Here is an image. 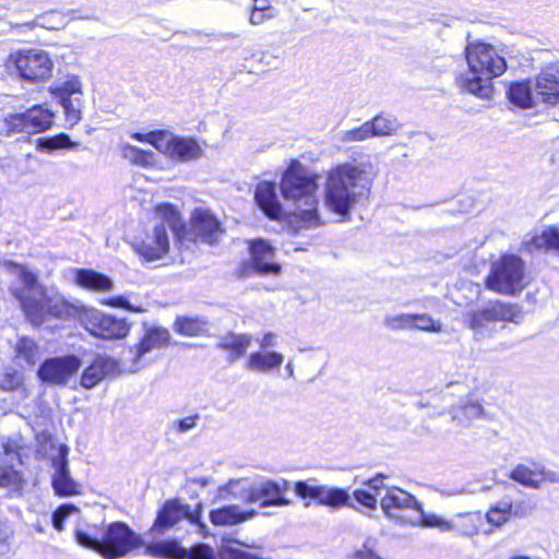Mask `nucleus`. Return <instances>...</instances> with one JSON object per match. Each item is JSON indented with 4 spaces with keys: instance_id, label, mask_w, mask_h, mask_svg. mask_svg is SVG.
I'll use <instances>...</instances> for the list:
<instances>
[{
    "instance_id": "3",
    "label": "nucleus",
    "mask_w": 559,
    "mask_h": 559,
    "mask_svg": "<svg viewBox=\"0 0 559 559\" xmlns=\"http://www.w3.org/2000/svg\"><path fill=\"white\" fill-rule=\"evenodd\" d=\"M11 290L27 320L35 326L44 324L49 317L68 319L78 312L76 306L52 288L44 287L40 282H14Z\"/></svg>"
},
{
    "instance_id": "32",
    "label": "nucleus",
    "mask_w": 559,
    "mask_h": 559,
    "mask_svg": "<svg viewBox=\"0 0 559 559\" xmlns=\"http://www.w3.org/2000/svg\"><path fill=\"white\" fill-rule=\"evenodd\" d=\"M402 519L403 523L438 528L442 532H449L455 528V525L451 521L440 515H437L435 513L426 514L421 506H419L418 509L415 510V514H411V516H403Z\"/></svg>"
},
{
    "instance_id": "20",
    "label": "nucleus",
    "mask_w": 559,
    "mask_h": 559,
    "mask_svg": "<svg viewBox=\"0 0 559 559\" xmlns=\"http://www.w3.org/2000/svg\"><path fill=\"white\" fill-rule=\"evenodd\" d=\"M295 491L301 498H311L319 504L334 508L344 506L349 499L348 493L343 489L313 485L308 481H297Z\"/></svg>"
},
{
    "instance_id": "45",
    "label": "nucleus",
    "mask_w": 559,
    "mask_h": 559,
    "mask_svg": "<svg viewBox=\"0 0 559 559\" xmlns=\"http://www.w3.org/2000/svg\"><path fill=\"white\" fill-rule=\"evenodd\" d=\"M60 104L63 107L67 123L70 127L75 126L81 120V97L75 96L74 98L60 100Z\"/></svg>"
},
{
    "instance_id": "36",
    "label": "nucleus",
    "mask_w": 559,
    "mask_h": 559,
    "mask_svg": "<svg viewBox=\"0 0 559 559\" xmlns=\"http://www.w3.org/2000/svg\"><path fill=\"white\" fill-rule=\"evenodd\" d=\"M527 246L534 250L559 252V230L556 226H548L540 234L533 236Z\"/></svg>"
},
{
    "instance_id": "57",
    "label": "nucleus",
    "mask_w": 559,
    "mask_h": 559,
    "mask_svg": "<svg viewBox=\"0 0 559 559\" xmlns=\"http://www.w3.org/2000/svg\"><path fill=\"white\" fill-rule=\"evenodd\" d=\"M354 497L357 502L361 506L368 508L369 510H374L377 500L373 495L365 491V490H356L354 492Z\"/></svg>"
},
{
    "instance_id": "40",
    "label": "nucleus",
    "mask_w": 559,
    "mask_h": 559,
    "mask_svg": "<svg viewBox=\"0 0 559 559\" xmlns=\"http://www.w3.org/2000/svg\"><path fill=\"white\" fill-rule=\"evenodd\" d=\"M206 322L199 318L179 317L176 319L175 331L185 336H197L205 329Z\"/></svg>"
},
{
    "instance_id": "54",
    "label": "nucleus",
    "mask_w": 559,
    "mask_h": 559,
    "mask_svg": "<svg viewBox=\"0 0 559 559\" xmlns=\"http://www.w3.org/2000/svg\"><path fill=\"white\" fill-rule=\"evenodd\" d=\"M102 302L105 305L111 306V307L123 308V309H127L129 311L136 312V313L145 311V309L140 306L131 305L129 302V300L123 296H117V297H112L110 299H104V300H102Z\"/></svg>"
},
{
    "instance_id": "53",
    "label": "nucleus",
    "mask_w": 559,
    "mask_h": 559,
    "mask_svg": "<svg viewBox=\"0 0 559 559\" xmlns=\"http://www.w3.org/2000/svg\"><path fill=\"white\" fill-rule=\"evenodd\" d=\"M200 419V415L195 414L192 416L185 417L182 419H178L171 423V429L178 433L187 432L193 429Z\"/></svg>"
},
{
    "instance_id": "41",
    "label": "nucleus",
    "mask_w": 559,
    "mask_h": 559,
    "mask_svg": "<svg viewBox=\"0 0 559 559\" xmlns=\"http://www.w3.org/2000/svg\"><path fill=\"white\" fill-rule=\"evenodd\" d=\"M53 95L60 100L74 98L75 96L82 95V83L79 78L73 76L61 85L55 87Z\"/></svg>"
},
{
    "instance_id": "4",
    "label": "nucleus",
    "mask_w": 559,
    "mask_h": 559,
    "mask_svg": "<svg viewBox=\"0 0 559 559\" xmlns=\"http://www.w3.org/2000/svg\"><path fill=\"white\" fill-rule=\"evenodd\" d=\"M465 59L472 78H459V86L479 98H490L492 85L490 81L504 73L507 61L496 48L481 40L468 43L465 47Z\"/></svg>"
},
{
    "instance_id": "30",
    "label": "nucleus",
    "mask_w": 559,
    "mask_h": 559,
    "mask_svg": "<svg viewBox=\"0 0 559 559\" xmlns=\"http://www.w3.org/2000/svg\"><path fill=\"white\" fill-rule=\"evenodd\" d=\"M452 420L462 426H469L474 420L488 419L489 416L484 406L472 399H466L451 409Z\"/></svg>"
},
{
    "instance_id": "46",
    "label": "nucleus",
    "mask_w": 559,
    "mask_h": 559,
    "mask_svg": "<svg viewBox=\"0 0 559 559\" xmlns=\"http://www.w3.org/2000/svg\"><path fill=\"white\" fill-rule=\"evenodd\" d=\"M488 289L502 295L514 296L524 289L523 282H485Z\"/></svg>"
},
{
    "instance_id": "43",
    "label": "nucleus",
    "mask_w": 559,
    "mask_h": 559,
    "mask_svg": "<svg viewBox=\"0 0 559 559\" xmlns=\"http://www.w3.org/2000/svg\"><path fill=\"white\" fill-rule=\"evenodd\" d=\"M24 377L19 370L7 367L0 371V389L3 391H14L23 384Z\"/></svg>"
},
{
    "instance_id": "33",
    "label": "nucleus",
    "mask_w": 559,
    "mask_h": 559,
    "mask_svg": "<svg viewBox=\"0 0 559 559\" xmlns=\"http://www.w3.org/2000/svg\"><path fill=\"white\" fill-rule=\"evenodd\" d=\"M384 134V118L380 115L376 116L372 120L365 122L359 128L345 131L343 135L344 141H364L372 136Z\"/></svg>"
},
{
    "instance_id": "23",
    "label": "nucleus",
    "mask_w": 559,
    "mask_h": 559,
    "mask_svg": "<svg viewBox=\"0 0 559 559\" xmlns=\"http://www.w3.org/2000/svg\"><path fill=\"white\" fill-rule=\"evenodd\" d=\"M534 91L536 97L545 104L559 103V69L549 67L543 69L535 78Z\"/></svg>"
},
{
    "instance_id": "38",
    "label": "nucleus",
    "mask_w": 559,
    "mask_h": 559,
    "mask_svg": "<svg viewBox=\"0 0 559 559\" xmlns=\"http://www.w3.org/2000/svg\"><path fill=\"white\" fill-rule=\"evenodd\" d=\"M486 522L499 530L511 521L510 500H501L489 507L485 514Z\"/></svg>"
},
{
    "instance_id": "47",
    "label": "nucleus",
    "mask_w": 559,
    "mask_h": 559,
    "mask_svg": "<svg viewBox=\"0 0 559 559\" xmlns=\"http://www.w3.org/2000/svg\"><path fill=\"white\" fill-rule=\"evenodd\" d=\"M457 518L464 521L461 528L464 535L472 536L479 532V525L483 520L480 512L460 513L457 514Z\"/></svg>"
},
{
    "instance_id": "31",
    "label": "nucleus",
    "mask_w": 559,
    "mask_h": 559,
    "mask_svg": "<svg viewBox=\"0 0 559 559\" xmlns=\"http://www.w3.org/2000/svg\"><path fill=\"white\" fill-rule=\"evenodd\" d=\"M251 341L252 337L250 334L229 333L219 340L216 347L229 352L228 360L234 362L246 355L247 349L251 345Z\"/></svg>"
},
{
    "instance_id": "24",
    "label": "nucleus",
    "mask_w": 559,
    "mask_h": 559,
    "mask_svg": "<svg viewBox=\"0 0 559 559\" xmlns=\"http://www.w3.org/2000/svg\"><path fill=\"white\" fill-rule=\"evenodd\" d=\"M119 373L118 362L105 356H98L94 361L83 371L81 377V384L85 389L96 386L106 377H112Z\"/></svg>"
},
{
    "instance_id": "22",
    "label": "nucleus",
    "mask_w": 559,
    "mask_h": 559,
    "mask_svg": "<svg viewBox=\"0 0 559 559\" xmlns=\"http://www.w3.org/2000/svg\"><path fill=\"white\" fill-rule=\"evenodd\" d=\"M420 504L407 491L399 487H386V516L399 519L415 514Z\"/></svg>"
},
{
    "instance_id": "9",
    "label": "nucleus",
    "mask_w": 559,
    "mask_h": 559,
    "mask_svg": "<svg viewBox=\"0 0 559 559\" xmlns=\"http://www.w3.org/2000/svg\"><path fill=\"white\" fill-rule=\"evenodd\" d=\"M523 312L518 305L491 301L481 308L466 313L465 324L476 334H483L495 322H512L519 324Z\"/></svg>"
},
{
    "instance_id": "58",
    "label": "nucleus",
    "mask_w": 559,
    "mask_h": 559,
    "mask_svg": "<svg viewBox=\"0 0 559 559\" xmlns=\"http://www.w3.org/2000/svg\"><path fill=\"white\" fill-rule=\"evenodd\" d=\"M78 284H81L82 287H84L87 290L92 292H105L109 290L112 287V282L106 281V282H76Z\"/></svg>"
},
{
    "instance_id": "64",
    "label": "nucleus",
    "mask_w": 559,
    "mask_h": 559,
    "mask_svg": "<svg viewBox=\"0 0 559 559\" xmlns=\"http://www.w3.org/2000/svg\"><path fill=\"white\" fill-rule=\"evenodd\" d=\"M509 559H532V558L528 556H523V555H514V556H511Z\"/></svg>"
},
{
    "instance_id": "8",
    "label": "nucleus",
    "mask_w": 559,
    "mask_h": 559,
    "mask_svg": "<svg viewBox=\"0 0 559 559\" xmlns=\"http://www.w3.org/2000/svg\"><path fill=\"white\" fill-rule=\"evenodd\" d=\"M202 503H198L194 510L178 499L167 500L157 513V518L151 528L153 534H164L179 521L186 519L197 526V532L206 537L210 535L206 524L201 520Z\"/></svg>"
},
{
    "instance_id": "19",
    "label": "nucleus",
    "mask_w": 559,
    "mask_h": 559,
    "mask_svg": "<svg viewBox=\"0 0 559 559\" xmlns=\"http://www.w3.org/2000/svg\"><path fill=\"white\" fill-rule=\"evenodd\" d=\"M69 448L61 444L58 454L52 457V487L59 496H75L81 493L80 485L71 477L68 464Z\"/></svg>"
},
{
    "instance_id": "10",
    "label": "nucleus",
    "mask_w": 559,
    "mask_h": 559,
    "mask_svg": "<svg viewBox=\"0 0 559 559\" xmlns=\"http://www.w3.org/2000/svg\"><path fill=\"white\" fill-rule=\"evenodd\" d=\"M250 259L239 267L240 277L278 275L281 265L275 262L274 248L263 239L250 242Z\"/></svg>"
},
{
    "instance_id": "6",
    "label": "nucleus",
    "mask_w": 559,
    "mask_h": 559,
    "mask_svg": "<svg viewBox=\"0 0 559 559\" xmlns=\"http://www.w3.org/2000/svg\"><path fill=\"white\" fill-rule=\"evenodd\" d=\"M364 176L362 170L350 164L341 165L332 170L325 187V205L341 216L347 215L366 188Z\"/></svg>"
},
{
    "instance_id": "18",
    "label": "nucleus",
    "mask_w": 559,
    "mask_h": 559,
    "mask_svg": "<svg viewBox=\"0 0 559 559\" xmlns=\"http://www.w3.org/2000/svg\"><path fill=\"white\" fill-rule=\"evenodd\" d=\"M152 233L147 234L145 238L135 245L136 252L146 261H154L162 259L169 251V237L168 225L166 221L159 219Z\"/></svg>"
},
{
    "instance_id": "25",
    "label": "nucleus",
    "mask_w": 559,
    "mask_h": 559,
    "mask_svg": "<svg viewBox=\"0 0 559 559\" xmlns=\"http://www.w3.org/2000/svg\"><path fill=\"white\" fill-rule=\"evenodd\" d=\"M170 340V334L167 329L162 326H153L148 328L145 331V334L141 341V343L136 346L135 352L130 350L131 354H133V362L134 367L132 371H136L142 367L141 360L143 356L155 349L163 346L168 345Z\"/></svg>"
},
{
    "instance_id": "11",
    "label": "nucleus",
    "mask_w": 559,
    "mask_h": 559,
    "mask_svg": "<svg viewBox=\"0 0 559 559\" xmlns=\"http://www.w3.org/2000/svg\"><path fill=\"white\" fill-rule=\"evenodd\" d=\"M20 76L29 82L45 81L51 76L52 61L40 49L20 50L10 56Z\"/></svg>"
},
{
    "instance_id": "56",
    "label": "nucleus",
    "mask_w": 559,
    "mask_h": 559,
    "mask_svg": "<svg viewBox=\"0 0 559 559\" xmlns=\"http://www.w3.org/2000/svg\"><path fill=\"white\" fill-rule=\"evenodd\" d=\"M74 275L73 280H110L108 276L99 274L93 270L87 269H75L72 270Z\"/></svg>"
},
{
    "instance_id": "37",
    "label": "nucleus",
    "mask_w": 559,
    "mask_h": 559,
    "mask_svg": "<svg viewBox=\"0 0 559 559\" xmlns=\"http://www.w3.org/2000/svg\"><path fill=\"white\" fill-rule=\"evenodd\" d=\"M14 352L15 358L23 360L28 366H35L41 356L39 346L27 336H22L17 340Z\"/></svg>"
},
{
    "instance_id": "14",
    "label": "nucleus",
    "mask_w": 559,
    "mask_h": 559,
    "mask_svg": "<svg viewBox=\"0 0 559 559\" xmlns=\"http://www.w3.org/2000/svg\"><path fill=\"white\" fill-rule=\"evenodd\" d=\"M53 122V112L41 105H35L24 112L11 114L5 118L9 131L38 133L49 129Z\"/></svg>"
},
{
    "instance_id": "39",
    "label": "nucleus",
    "mask_w": 559,
    "mask_h": 559,
    "mask_svg": "<svg viewBox=\"0 0 559 559\" xmlns=\"http://www.w3.org/2000/svg\"><path fill=\"white\" fill-rule=\"evenodd\" d=\"M78 144L73 142L66 133H59L53 136L39 138L37 148L41 152L53 153L58 150L74 148Z\"/></svg>"
},
{
    "instance_id": "52",
    "label": "nucleus",
    "mask_w": 559,
    "mask_h": 559,
    "mask_svg": "<svg viewBox=\"0 0 559 559\" xmlns=\"http://www.w3.org/2000/svg\"><path fill=\"white\" fill-rule=\"evenodd\" d=\"M14 536L12 524L7 520L0 519V555L9 551Z\"/></svg>"
},
{
    "instance_id": "55",
    "label": "nucleus",
    "mask_w": 559,
    "mask_h": 559,
    "mask_svg": "<svg viewBox=\"0 0 559 559\" xmlns=\"http://www.w3.org/2000/svg\"><path fill=\"white\" fill-rule=\"evenodd\" d=\"M75 508L73 506H61L52 514V524L57 531L63 530V521Z\"/></svg>"
},
{
    "instance_id": "48",
    "label": "nucleus",
    "mask_w": 559,
    "mask_h": 559,
    "mask_svg": "<svg viewBox=\"0 0 559 559\" xmlns=\"http://www.w3.org/2000/svg\"><path fill=\"white\" fill-rule=\"evenodd\" d=\"M275 8L270 4H263L259 7H252L249 22L252 25L263 24L275 16Z\"/></svg>"
},
{
    "instance_id": "49",
    "label": "nucleus",
    "mask_w": 559,
    "mask_h": 559,
    "mask_svg": "<svg viewBox=\"0 0 559 559\" xmlns=\"http://www.w3.org/2000/svg\"><path fill=\"white\" fill-rule=\"evenodd\" d=\"M167 136L166 130H155L150 131L147 133L133 132L131 133V138L139 142H145L154 146L159 152V145L164 138Z\"/></svg>"
},
{
    "instance_id": "27",
    "label": "nucleus",
    "mask_w": 559,
    "mask_h": 559,
    "mask_svg": "<svg viewBox=\"0 0 559 559\" xmlns=\"http://www.w3.org/2000/svg\"><path fill=\"white\" fill-rule=\"evenodd\" d=\"M386 324L393 328L418 329L425 332L441 333L444 326L440 321L432 319L430 316L423 314H402L400 317L386 319Z\"/></svg>"
},
{
    "instance_id": "42",
    "label": "nucleus",
    "mask_w": 559,
    "mask_h": 559,
    "mask_svg": "<svg viewBox=\"0 0 559 559\" xmlns=\"http://www.w3.org/2000/svg\"><path fill=\"white\" fill-rule=\"evenodd\" d=\"M2 450L11 464L14 460L22 464L23 438L20 435H13L4 439Z\"/></svg>"
},
{
    "instance_id": "15",
    "label": "nucleus",
    "mask_w": 559,
    "mask_h": 559,
    "mask_svg": "<svg viewBox=\"0 0 559 559\" xmlns=\"http://www.w3.org/2000/svg\"><path fill=\"white\" fill-rule=\"evenodd\" d=\"M145 552L157 558L167 559H217L214 549L206 544H198L186 549L176 540L150 544Z\"/></svg>"
},
{
    "instance_id": "62",
    "label": "nucleus",
    "mask_w": 559,
    "mask_h": 559,
    "mask_svg": "<svg viewBox=\"0 0 559 559\" xmlns=\"http://www.w3.org/2000/svg\"><path fill=\"white\" fill-rule=\"evenodd\" d=\"M368 486L373 490H379L384 486V477L382 474L377 475V477L370 479L368 481Z\"/></svg>"
},
{
    "instance_id": "1",
    "label": "nucleus",
    "mask_w": 559,
    "mask_h": 559,
    "mask_svg": "<svg viewBox=\"0 0 559 559\" xmlns=\"http://www.w3.org/2000/svg\"><path fill=\"white\" fill-rule=\"evenodd\" d=\"M155 214L157 218L167 222L180 250H190L199 241L214 246L225 233L221 222L207 209H195L192 212L189 228L186 227L177 207L170 203L157 204Z\"/></svg>"
},
{
    "instance_id": "13",
    "label": "nucleus",
    "mask_w": 559,
    "mask_h": 559,
    "mask_svg": "<svg viewBox=\"0 0 559 559\" xmlns=\"http://www.w3.org/2000/svg\"><path fill=\"white\" fill-rule=\"evenodd\" d=\"M167 136L159 145V153L174 163L186 164L204 156L202 144L193 136L177 135L166 130Z\"/></svg>"
},
{
    "instance_id": "17",
    "label": "nucleus",
    "mask_w": 559,
    "mask_h": 559,
    "mask_svg": "<svg viewBox=\"0 0 559 559\" xmlns=\"http://www.w3.org/2000/svg\"><path fill=\"white\" fill-rule=\"evenodd\" d=\"M509 478L531 489H539L545 484H559L558 472L548 469L536 462L518 464L510 472Z\"/></svg>"
},
{
    "instance_id": "50",
    "label": "nucleus",
    "mask_w": 559,
    "mask_h": 559,
    "mask_svg": "<svg viewBox=\"0 0 559 559\" xmlns=\"http://www.w3.org/2000/svg\"><path fill=\"white\" fill-rule=\"evenodd\" d=\"M536 509V506L530 500L520 499L515 502L510 501V515L511 519H524L530 516Z\"/></svg>"
},
{
    "instance_id": "16",
    "label": "nucleus",
    "mask_w": 559,
    "mask_h": 559,
    "mask_svg": "<svg viewBox=\"0 0 559 559\" xmlns=\"http://www.w3.org/2000/svg\"><path fill=\"white\" fill-rule=\"evenodd\" d=\"M81 366V359L74 355L48 358L38 368L37 376L44 382L64 385Z\"/></svg>"
},
{
    "instance_id": "60",
    "label": "nucleus",
    "mask_w": 559,
    "mask_h": 559,
    "mask_svg": "<svg viewBox=\"0 0 559 559\" xmlns=\"http://www.w3.org/2000/svg\"><path fill=\"white\" fill-rule=\"evenodd\" d=\"M354 557L356 559H381L378 555H376L369 547L366 545L364 549H360L355 552Z\"/></svg>"
},
{
    "instance_id": "61",
    "label": "nucleus",
    "mask_w": 559,
    "mask_h": 559,
    "mask_svg": "<svg viewBox=\"0 0 559 559\" xmlns=\"http://www.w3.org/2000/svg\"><path fill=\"white\" fill-rule=\"evenodd\" d=\"M461 285L457 287L459 290H468L469 293L474 294L475 296L479 293V285L474 282H460Z\"/></svg>"
},
{
    "instance_id": "29",
    "label": "nucleus",
    "mask_w": 559,
    "mask_h": 559,
    "mask_svg": "<svg viewBox=\"0 0 559 559\" xmlns=\"http://www.w3.org/2000/svg\"><path fill=\"white\" fill-rule=\"evenodd\" d=\"M284 362V355L275 350H258L251 353L246 369L251 372L270 373L278 370Z\"/></svg>"
},
{
    "instance_id": "12",
    "label": "nucleus",
    "mask_w": 559,
    "mask_h": 559,
    "mask_svg": "<svg viewBox=\"0 0 559 559\" xmlns=\"http://www.w3.org/2000/svg\"><path fill=\"white\" fill-rule=\"evenodd\" d=\"M80 320L92 335L105 340L123 338L130 331V325L124 319H118L96 309H83Z\"/></svg>"
},
{
    "instance_id": "2",
    "label": "nucleus",
    "mask_w": 559,
    "mask_h": 559,
    "mask_svg": "<svg viewBox=\"0 0 559 559\" xmlns=\"http://www.w3.org/2000/svg\"><path fill=\"white\" fill-rule=\"evenodd\" d=\"M318 176L298 160H292L283 173L280 189L286 201L295 206L294 215L306 228L322 224L318 213Z\"/></svg>"
},
{
    "instance_id": "59",
    "label": "nucleus",
    "mask_w": 559,
    "mask_h": 559,
    "mask_svg": "<svg viewBox=\"0 0 559 559\" xmlns=\"http://www.w3.org/2000/svg\"><path fill=\"white\" fill-rule=\"evenodd\" d=\"M257 342L261 350H267L277 345V335L273 332H267L261 338H258Z\"/></svg>"
},
{
    "instance_id": "51",
    "label": "nucleus",
    "mask_w": 559,
    "mask_h": 559,
    "mask_svg": "<svg viewBox=\"0 0 559 559\" xmlns=\"http://www.w3.org/2000/svg\"><path fill=\"white\" fill-rule=\"evenodd\" d=\"M21 481L22 476L13 464L10 466L0 465V487L17 486Z\"/></svg>"
},
{
    "instance_id": "5",
    "label": "nucleus",
    "mask_w": 559,
    "mask_h": 559,
    "mask_svg": "<svg viewBox=\"0 0 559 559\" xmlns=\"http://www.w3.org/2000/svg\"><path fill=\"white\" fill-rule=\"evenodd\" d=\"M76 542L99 554L105 559H118L143 546L142 537L123 522H112L104 526L100 535L76 530Z\"/></svg>"
},
{
    "instance_id": "35",
    "label": "nucleus",
    "mask_w": 559,
    "mask_h": 559,
    "mask_svg": "<svg viewBox=\"0 0 559 559\" xmlns=\"http://www.w3.org/2000/svg\"><path fill=\"white\" fill-rule=\"evenodd\" d=\"M120 150L122 157L132 165L151 168L156 163V155L152 151L142 150L129 143H122Z\"/></svg>"
},
{
    "instance_id": "34",
    "label": "nucleus",
    "mask_w": 559,
    "mask_h": 559,
    "mask_svg": "<svg viewBox=\"0 0 559 559\" xmlns=\"http://www.w3.org/2000/svg\"><path fill=\"white\" fill-rule=\"evenodd\" d=\"M507 97L509 102L519 108H531L534 105L532 88L528 81L511 82L508 86Z\"/></svg>"
},
{
    "instance_id": "63",
    "label": "nucleus",
    "mask_w": 559,
    "mask_h": 559,
    "mask_svg": "<svg viewBox=\"0 0 559 559\" xmlns=\"http://www.w3.org/2000/svg\"><path fill=\"white\" fill-rule=\"evenodd\" d=\"M285 370H286V373H287V378L292 379L295 377V371H294V365H293V361L289 360L286 366H285Z\"/></svg>"
},
{
    "instance_id": "28",
    "label": "nucleus",
    "mask_w": 559,
    "mask_h": 559,
    "mask_svg": "<svg viewBox=\"0 0 559 559\" xmlns=\"http://www.w3.org/2000/svg\"><path fill=\"white\" fill-rule=\"evenodd\" d=\"M257 514L258 512L254 509L242 510L237 504H229L213 509L210 512V521L217 526L236 525L253 519Z\"/></svg>"
},
{
    "instance_id": "26",
    "label": "nucleus",
    "mask_w": 559,
    "mask_h": 559,
    "mask_svg": "<svg viewBox=\"0 0 559 559\" xmlns=\"http://www.w3.org/2000/svg\"><path fill=\"white\" fill-rule=\"evenodd\" d=\"M524 270L525 263L519 255L504 253L492 263L486 280H522Z\"/></svg>"
},
{
    "instance_id": "44",
    "label": "nucleus",
    "mask_w": 559,
    "mask_h": 559,
    "mask_svg": "<svg viewBox=\"0 0 559 559\" xmlns=\"http://www.w3.org/2000/svg\"><path fill=\"white\" fill-rule=\"evenodd\" d=\"M1 265L8 275L14 276L16 280H38L39 275L24 264L11 260H3Z\"/></svg>"
},
{
    "instance_id": "21",
    "label": "nucleus",
    "mask_w": 559,
    "mask_h": 559,
    "mask_svg": "<svg viewBox=\"0 0 559 559\" xmlns=\"http://www.w3.org/2000/svg\"><path fill=\"white\" fill-rule=\"evenodd\" d=\"M257 206L271 219H278L283 215V207L277 194L275 181L262 180L254 189Z\"/></svg>"
},
{
    "instance_id": "7",
    "label": "nucleus",
    "mask_w": 559,
    "mask_h": 559,
    "mask_svg": "<svg viewBox=\"0 0 559 559\" xmlns=\"http://www.w3.org/2000/svg\"><path fill=\"white\" fill-rule=\"evenodd\" d=\"M287 481H274L271 479H237L227 485L229 493L246 503H259L260 508L286 507L290 503L285 497Z\"/></svg>"
}]
</instances>
